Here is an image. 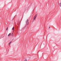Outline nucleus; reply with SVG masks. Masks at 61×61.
Wrapping results in <instances>:
<instances>
[{"instance_id":"2","label":"nucleus","mask_w":61,"mask_h":61,"mask_svg":"<svg viewBox=\"0 0 61 61\" xmlns=\"http://www.w3.org/2000/svg\"><path fill=\"white\" fill-rule=\"evenodd\" d=\"M14 29H15V28L14 27H13V28H12V30H14Z\"/></svg>"},{"instance_id":"4","label":"nucleus","mask_w":61,"mask_h":61,"mask_svg":"<svg viewBox=\"0 0 61 61\" xmlns=\"http://www.w3.org/2000/svg\"><path fill=\"white\" fill-rule=\"evenodd\" d=\"M60 6L61 7V3H60L59 4Z\"/></svg>"},{"instance_id":"3","label":"nucleus","mask_w":61,"mask_h":61,"mask_svg":"<svg viewBox=\"0 0 61 61\" xmlns=\"http://www.w3.org/2000/svg\"><path fill=\"white\" fill-rule=\"evenodd\" d=\"M11 35V33H9V34L8 35V36H10V35Z\"/></svg>"},{"instance_id":"7","label":"nucleus","mask_w":61,"mask_h":61,"mask_svg":"<svg viewBox=\"0 0 61 61\" xmlns=\"http://www.w3.org/2000/svg\"><path fill=\"white\" fill-rule=\"evenodd\" d=\"M6 30H8V27H7V28L6 29Z\"/></svg>"},{"instance_id":"9","label":"nucleus","mask_w":61,"mask_h":61,"mask_svg":"<svg viewBox=\"0 0 61 61\" xmlns=\"http://www.w3.org/2000/svg\"><path fill=\"white\" fill-rule=\"evenodd\" d=\"M28 25V24L27 25Z\"/></svg>"},{"instance_id":"8","label":"nucleus","mask_w":61,"mask_h":61,"mask_svg":"<svg viewBox=\"0 0 61 61\" xmlns=\"http://www.w3.org/2000/svg\"><path fill=\"white\" fill-rule=\"evenodd\" d=\"M49 28H50V27H49Z\"/></svg>"},{"instance_id":"5","label":"nucleus","mask_w":61,"mask_h":61,"mask_svg":"<svg viewBox=\"0 0 61 61\" xmlns=\"http://www.w3.org/2000/svg\"><path fill=\"white\" fill-rule=\"evenodd\" d=\"M12 43V41H10V43H9V45H10V44Z\"/></svg>"},{"instance_id":"6","label":"nucleus","mask_w":61,"mask_h":61,"mask_svg":"<svg viewBox=\"0 0 61 61\" xmlns=\"http://www.w3.org/2000/svg\"><path fill=\"white\" fill-rule=\"evenodd\" d=\"M27 60L26 59H25L24 60V61H27Z\"/></svg>"},{"instance_id":"1","label":"nucleus","mask_w":61,"mask_h":61,"mask_svg":"<svg viewBox=\"0 0 61 61\" xmlns=\"http://www.w3.org/2000/svg\"><path fill=\"white\" fill-rule=\"evenodd\" d=\"M37 15H36L35 16L34 20H35V19H36V17Z\"/></svg>"}]
</instances>
